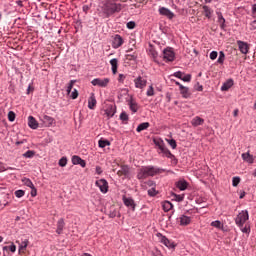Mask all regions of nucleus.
<instances>
[{
  "instance_id": "nucleus-1",
  "label": "nucleus",
  "mask_w": 256,
  "mask_h": 256,
  "mask_svg": "<svg viewBox=\"0 0 256 256\" xmlns=\"http://www.w3.org/2000/svg\"><path fill=\"white\" fill-rule=\"evenodd\" d=\"M122 9L121 3L115 2V0H106L99 6V16L103 19H109L111 15L119 13Z\"/></svg>"
},
{
  "instance_id": "nucleus-2",
  "label": "nucleus",
  "mask_w": 256,
  "mask_h": 256,
  "mask_svg": "<svg viewBox=\"0 0 256 256\" xmlns=\"http://www.w3.org/2000/svg\"><path fill=\"white\" fill-rule=\"evenodd\" d=\"M153 143L158 155L167 157V159H173V157H175V155H173L169 148L165 145V141H163L161 138H154Z\"/></svg>"
},
{
  "instance_id": "nucleus-3",
  "label": "nucleus",
  "mask_w": 256,
  "mask_h": 256,
  "mask_svg": "<svg viewBox=\"0 0 256 256\" xmlns=\"http://www.w3.org/2000/svg\"><path fill=\"white\" fill-rule=\"evenodd\" d=\"M237 227H243L247 221H249V211L242 210L238 213L236 218L234 219Z\"/></svg>"
},
{
  "instance_id": "nucleus-4",
  "label": "nucleus",
  "mask_w": 256,
  "mask_h": 256,
  "mask_svg": "<svg viewBox=\"0 0 256 256\" xmlns=\"http://www.w3.org/2000/svg\"><path fill=\"white\" fill-rule=\"evenodd\" d=\"M109 83H111L110 78H94L91 81V85H93V87H101L102 89H105V87H108Z\"/></svg>"
},
{
  "instance_id": "nucleus-5",
  "label": "nucleus",
  "mask_w": 256,
  "mask_h": 256,
  "mask_svg": "<svg viewBox=\"0 0 256 256\" xmlns=\"http://www.w3.org/2000/svg\"><path fill=\"white\" fill-rule=\"evenodd\" d=\"M150 173H151V165L142 166L140 169H138L137 179H139V181L143 179H147V177H150Z\"/></svg>"
},
{
  "instance_id": "nucleus-6",
  "label": "nucleus",
  "mask_w": 256,
  "mask_h": 256,
  "mask_svg": "<svg viewBox=\"0 0 256 256\" xmlns=\"http://www.w3.org/2000/svg\"><path fill=\"white\" fill-rule=\"evenodd\" d=\"M163 58L167 62L175 61V51H173V48L167 47L163 50Z\"/></svg>"
},
{
  "instance_id": "nucleus-7",
  "label": "nucleus",
  "mask_w": 256,
  "mask_h": 256,
  "mask_svg": "<svg viewBox=\"0 0 256 256\" xmlns=\"http://www.w3.org/2000/svg\"><path fill=\"white\" fill-rule=\"evenodd\" d=\"M96 187H98L101 193H107L109 191V182H107L104 178L99 179L95 182Z\"/></svg>"
},
{
  "instance_id": "nucleus-8",
  "label": "nucleus",
  "mask_w": 256,
  "mask_h": 256,
  "mask_svg": "<svg viewBox=\"0 0 256 256\" xmlns=\"http://www.w3.org/2000/svg\"><path fill=\"white\" fill-rule=\"evenodd\" d=\"M122 201H123L125 207L130 209V211L135 212L137 204L135 203V200H133V198H131V197L127 198V197L123 196Z\"/></svg>"
},
{
  "instance_id": "nucleus-9",
  "label": "nucleus",
  "mask_w": 256,
  "mask_h": 256,
  "mask_svg": "<svg viewBox=\"0 0 256 256\" xmlns=\"http://www.w3.org/2000/svg\"><path fill=\"white\" fill-rule=\"evenodd\" d=\"M134 85L136 89H144L147 87V79L143 78L142 76H138L134 79Z\"/></svg>"
},
{
  "instance_id": "nucleus-10",
  "label": "nucleus",
  "mask_w": 256,
  "mask_h": 256,
  "mask_svg": "<svg viewBox=\"0 0 256 256\" xmlns=\"http://www.w3.org/2000/svg\"><path fill=\"white\" fill-rule=\"evenodd\" d=\"M123 43H125V41L123 40V37H121V35L115 34L113 36V40H112L113 49H119V47H121Z\"/></svg>"
},
{
  "instance_id": "nucleus-11",
  "label": "nucleus",
  "mask_w": 256,
  "mask_h": 256,
  "mask_svg": "<svg viewBox=\"0 0 256 256\" xmlns=\"http://www.w3.org/2000/svg\"><path fill=\"white\" fill-rule=\"evenodd\" d=\"M127 102L128 107L132 113H137V111H139V103H137V100H135V98L130 97Z\"/></svg>"
},
{
  "instance_id": "nucleus-12",
  "label": "nucleus",
  "mask_w": 256,
  "mask_h": 256,
  "mask_svg": "<svg viewBox=\"0 0 256 256\" xmlns=\"http://www.w3.org/2000/svg\"><path fill=\"white\" fill-rule=\"evenodd\" d=\"M238 49L242 55H247L249 53V44L247 42H243L241 40L237 41Z\"/></svg>"
},
{
  "instance_id": "nucleus-13",
  "label": "nucleus",
  "mask_w": 256,
  "mask_h": 256,
  "mask_svg": "<svg viewBox=\"0 0 256 256\" xmlns=\"http://www.w3.org/2000/svg\"><path fill=\"white\" fill-rule=\"evenodd\" d=\"M160 242L165 245L168 249H175L177 245H175V242L169 240L166 236L161 235Z\"/></svg>"
},
{
  "instance_id": "nucleus-14",
  "label": "nucleus",
  "mask_w": 256,
  "mask_h": 256,
  "mask_svg": "<svg viewBox=\"0 0 256 256\" xmlns=\"http://www.w3.org/2000/svg\"><path fill=\"white\" fill-rule=\"evenodd\" d=\"M158 11L161 15L167 17V19H173V17H175V13H173L169 8L160 7Z\"/></svg>"
},
{
  "instance_id": "nucleus-15",
  "label": "nucleus",
  "mask_w": 256,
  "mask_h": 256,
  "mask_svg": "<svg viewBox=\"0 0 256 256\" xmlns=\"http://www.w3.org/2000/svg\"><path fill=\"white\" fill-rule=\"evenodd\" d=\"M115 113H117V108H115L114 105H108L105 109V115L108 117V119H111V117L115 116Z\"/></svg>"
},
{
  "instance_id": "nucleus-16",
  "label": "nucleus",
  "mask_w": 256,
  "mask_h": 256,
  "mask_svg": "<svg viewBox=\"0 0 256 256\" xmlns=\"http://www.w3.org/2000/svg\"><path fill=\"white\" fill-rule=\"evenodd\" d=\"M161 173H165V169L150 165V177H155V175H161Z\"/></svg>"
},
{
  "instance_id": "nucleus-17",
  "label": "nucleus",
  "mask_w": 256,
  "mask_h": 256,
  "mask_svg": "<svg viewBox=\"0 0 256 256\" xmlns=\"http://www.w3.org/2000/svg\"><path fill=\"white\" fill-rule=\"evenodd\" d=\"M178 223L182 226V227H186V225H189L191 223V217L187 216V215H181L178 218Z\"/></svg>"
},
{
  "instance_id": "nucleus-18",
  "label": "nucleus",
  "mask_w": 256,
  "mask_h": 256,
  "mask_svg": "<svg viewBox=\"0 0 256 256\" xmlns=\"http://www.w3.org/2000/svg\"><path fill=\"white\" fill-rule=\"evenodd\" d=\"M233 85H235V81L232 78H230L222 84L221 91H229V89H231Z\"/></svg>"
},
{
  "instance_id": "nucleus-19",
  "label": "nucleus",
  "mask_w": 256,
  "mask_h": 256,
  "mask_svg": "<svg viewBox=\"0 0 256 256\" xmlns=\"http://www.w3.org/2000/svg\"><path fill=\"white\" fill-rule=\"evenodd\" d=\"M97 105V98H95V93H91L90 97L88 98V109H95Z\"/></svg>"
},
{
  "instance_id": "nucleus-20",
  "label": "nucleus",
  "mask_w": 256,
  "mask_h": 256,
  "mask_svg": "<svg viewBox=\"0 0 256 256\" xmlns=\"http://www.w3.org/2000/svg\"><path fill=\"white\" fill-rule=\"evenodd\" d=\"M241 157L243 161H245L246 163H249V165H253V163L255 162V158L253 157V155H250L249 152L242 153Z\"/></svg>"
},
{
  "instance_id": "nucleus-21",
  "label": "nucleus",
  "mask_w": 256,
  "mask_h": 256,
  "mask_svg": "<svg viewBox=\"0 0 256 256\" xmlns=\"http://www.w3.org/2000/svg\"><path fill=\"white\" fill-rule=\"evenodd\" d=\"M28 126L30 129H39V122L33 116L28 117Z\"/></svg>"
},
{
  "instance_id": "nucleus-22",
  "label": "nucleus",
  "mask_w": 256,
  "mask_h": 256,
  "mask_svg": "<svg viewBox=\"0 0 256 256\" xmlns=\"http://www.w3.org/2000/svg\"><path fill=\"white\" fill-rule=\"evenodd\" d=\"M63 229H65V220L63 218H60L57 221V229H56V233L58 235H61L63 233Z\"/></svg>"
},
{
  "instance_id": "nucleus-23",
  "label": "nucleus",
  "mask_w": 256,
  "mask_h": 256,
  "mask_svg": "<svg viewBox=\"0 0 256 256\" xmlns=\"http://www.w3.org/2000/svg\"><path fill=\"white\" fill-rule=\"evenodd\" d=\"M179 91L183 99H189V97H191V92H189V87L180 86Z\"/></svg>"
},
{
  "instance_id": "nucleus-24",
  "label": "nucleus",
  "mask_w": 256,
  "mask_h": 256,
  "mask_svg": "<svg viewBox=\"0 0 256 256\" xmlns=\"http://www.w3.org/2000/svg\"><path fill=\"white\" fill-rule=\"evenodd\" d=\"M110 65H111L113 75H117V69L119 67V60H117V58L111 59Z\"/></svg>"
},
{
  "instance_id": "nucleus-25",
  "label": "nucleus",
  "mask_w": 256,
  "mask_h": 256,
  "mask_svg": "<svg viewBox=\"0 0 256 256\" xmlns=\"http://www.w3.org/2000/svg\"><path fill=\"white\" fill-rule=\"evenodd\" d=\"M205 123V120L199 116H196L192 119L191 125L193 127H199V125H203Z\"/></svg>"
},
{
  "instance_id": "nucleus-26",
  "label": "nucleus",
  "mask_w": 256,
  "mask_h": 256,
  "mask_svg": "<svg viewBox=\"0 0 256 256\" xmlns=\"http://www.w3.org/2000/svg\"><path fill=\"white\" fill-rule=\"evenodd\" d=\"M43 121L46 124V127H53V125H55V119L51 116L44 115Z\"/></svg>"
},
{
  "instance_id": "nucleus-27",
  "label": "nucleus",
  "mask_w": 256,
  "mask_h": 256,
  "mask_svg": "<svg viewBox=\"0 0 256 256\" xmlns=\"http://www.w3.org/2000/svg\"><path fill=\"white\" fill-rule=\"evenodd\" d=\"M216 14L218 16V23L220 25V28L225 29L227 27V25H225V17H223V13L216 12Z\"/></svg>"
},
{
  "instance_id": "nucleus-28",
  "label": "nucleus",
  "mask_w": 256,
  "mask_h": 256,
  "mask_svg": "<svg viewBox=\"0 0 256 256\" xmlns=\"http://www.w3.org/2000/svg\"><path fill=\"white\" fill-rule=\"evenodd\" d=\"M202 9H203L205 17H207V19H211V17H213V10L209 6L204 5L202 7Z\"/></svg>"
},
{
  "instance_id": "nucleus-29",
  "label": "nucleus",
  "mask_w": 256,
  "mask_h": 256,
  "mask_svg": "<svg viewBox=\"0 0 256 256\" xmlns=\"http://www.w3.org/2000/svg\"><path fill=\"white\" fill-rule=\"evenodd\" d=\"M149 126H150L149 122H143L137 126L136 131L137 133H141V131H145L149 129Z\"/></svg>"
},
{
  "instance_id": "nucleus-30",
  "label": "nucleus",
  "mask_w": 256,
  "mask_h": 256,
  "mask_svg": "<svg viewBox=\"0 0 256 256\" xmlns=\"http://www.w3.org/2000/svg\"><path fill=\"white\" fill-rule=\"evenodd\" d=\"M109 145H111V142L107 139L101 138L98 141V147H100V149H105V147H109Z\"/></svg>"
},
{
  "instance_id": "nucleus-31",
  "label": "nucleus",
  "mask_w": 256,
  "mask_h": 256,
  "mask_svg": "<svg viewBox=\"0 0 256 256\" xmlns=\"http://www.w3.org/2000/svg\"><path fill=\"white\" fill-rule=\"evenodd\" d=\"M176 187L180 191H185V189H187V181L179 180L178 182H176Z\"/></svg>"
},
{
  "instance_id": "nucleus-32",
  "label": "nucleus",
  "mask_w": 256,
  "mask_h": 256,
  "mask_svg": "<svg viewBox=\"0 0 256 256\" xmlns=\"http://www.w3.org/2000/svg\"><path fill=\"white\" fill-rule=\"evenodd\" d=\"M162 208L163 211H165V213L171 211V209H173V204L170 201H164L162 203Z\"/></svg>"
},
{
  "instance_id": "nucleus-33",
  "label": "nucleus",
  "mask_w": 256,
  "mask_h": 256,
  "mask_svg": "<svg viewBox=\"0 0 256 256\" xmlns=\"http://www.w3.org/2000/svg\"><path fill=\"white\" fill-rule=\"evenodd\" d=\"M120 171L124 177H129V175H131V169L127 165L121 166Z\"/></svg>"
},
{
  "instance_id": "nucleus-34",
  "label": "nucleus",
  "mask_w": 256,
  "mask_h": 256,
  "mask_svg": "<svg viewBox=\"0 0 256 256\" xmlns=\"http://www.w3.org/2000/svg\"><path fill=\"white\" fill-rule=\"evenodd\" d=\"M173 200L176 201L177 203H181L182 201L185 200V194H172Z\"/></svg>"
},
{
  "instance_id": "nucleus-35",
  "label": "nucleus",
  "mask_w": 256,
  "mask_h": 256,
  "mask_svg": "<svg viewBox=\"0 0 256 256\" xmlns=\"http://www.w3.org/2000/svg\"><path fill=\"white\" fill-rule=\"evenodd\" d=\"M22 157H24V159H33L35 157V151L28 150L24 154H22Z\"/></svg>"
},
{
  "instance_id": "nucleus-36",
  "label": "nucleus",
  "mask_w": 256,
  "mask_h": 256,
  "mask_svg": "<svg viewBox=\"0 0 256 256\" xmlns=\"http://www.w3.org/2000/svg\"><path fill=\"white\" fill-rule=\"evenodd\" d=\"M22 183H23L26 187H29L30 189L35 187V185L33 184V181H31V179H29V178H23V179H22Z\"/></svg>"
},
{
  "instance_id": "nucleus-37",
  "label": "nucleus",
  "mask_w": 256,
  "mask_h": 256,
  "mask_svg": "<svg viewBox=\"0 0 256 256\" xmlns=\"http://www.w3.org/2000/svg\"><path fill=\"white\" fill-rule=\"evenodd\" d=\"M217 63L219 65H223V63H225V52L224 51L219 52V57L217 59Z\"/></svg>"
},
{
  "instance_id": "nucleus-38",
  "label": "nucleus",
  "mask_w": 256,
  "mask_h": 256,
  "mask_svg": "<svg viewBox=\"0 0 256 256\" xmlns=\"http://www.w3.org/2000/svg\"><path fill=\"white\" fill-rule=\"evenodd\" d=\"M211 227H215L216 229H223V223L219 220H215L211 222Z\"/></svg>"
},
{
  "instance_id": "nucleus-39",
  "label": "nucleus",
  "mask_w": 256,
  "mask_h": 256,
  "mask_svg": "<svg viewBox=\"0 0 256 256\" xmlns=\"http://www.w3.org/2000/svg\"><path fill=\"white\" fill-rule=\"evenodd\" d=\"M7 249H9L11 253H15L17 251V246H15V244L12 243L9 247L8 246L3 247V251H7Z\"/></svg>"
},
{
  "instance_id": "nucleus-40",
  "label": "nucleus",
  "mask_w": 256,
  "mask_h": 256,
  "mask_svg": "<svg viewBox=\"0 0 256 256\" xmlns=\"http://www.w3.org/2000/svg\"><path fill=\"white\" fill-rule=\"evenodd\" d=\"M166 141L172 149H177V141H175V139H167L166 138Z\"/></svg>"
},
{
  "instance_id": "nucleus-41",
  "label": "nucleus",
  "mask_w": 256,
  "mask_h": 256,
  "mask_svg": "<svg viewBox=\"0 0 256 256\" xmlns=\"http://www.w3.org/2000/svg\"><path fill=\"white\" fill-rule=\"evenodd\" d=\"M241 183V178L239 176H234L232 178V186L237 187Z\"/></svg>"
},
{
  "instance_id": "nucleus-42",
  "label": "nucleus",
  "mask_w": 256,
  "mask_h": 256,
  "mask_svg": "<svg viewBox=\"0 0 256 256\" xmlns=\"http://www.w3.org/2000/svg\"><path fill=\"white\" fill-rule=\"evenodd\" d=\"M239 229L242 233H246V235H249V233H251V228L247 225H245L244 227H239Z\"/></svg>"
},
{
  "instance_id": "nucleus-43",
  "label": "nucleus",
  "mask_w": 256,
  "mask_h": 256,
  "mask_svg": "<svg viewBox=\"0 0 256 256\" xmlns=\"http://www.w3.org/2000/svg\"><path fill=\"white\" fill-rule=\"evenodd\" d=\"M81 160H82L81 157H79V156H77V155H74V156L72 157V164H73V165H78L79 163H81Z\"/></svg>"
},
{
  "instance_id": "nucleus-44",
  "label": "nucleus",
  "mask_w": 256,
  "mask_h": 256,
  "mask_svg": "<svg viewBox=\"0 0 256 256\" xmlns=\"http://www.w3.org/2000/svg\"><path fill=\"white\" fill-rule=\"evenodd\" d=\"M59 167H67V157H62L58 162Z\"/></svg>"
},
{
  "instance_id": "nucleus-45",
  "label": "nucleus",
  "mask_w": 256,
  "mask_h": 256,
  "mask_svg": "<svg viewBox=\"0 0 256 256\" xmlns=\"http://www.w3.org/2000/svg\"><path fill=\"white\" fill-rule=\"evenodd\" d=\"M191 77V74H184L181 81H184V83H191Z\"/></svg>"
},
{
  "instance_id": "nucleus-46",
  "label": "nucleus",
  "mask_w": 256,
  "mask_h": 256,
  "mask_svg": "<svg viewBox=\"0 0 256 256\" xmlns=\"http://www.w3.org/2000/svg\"><path fill=\"white\" fill-rule=\"evenodd\" d=\"M146 95H147V97H153V95H155V89L153 88V86L148 87Z\"/></svg>"
},
{
  "instance_id": "nucleus-47",
  "label": "nucleus",
  "mask_w": 256,
  "mask_h": 256,
  "mask_svg": "<svg viewBox=\"0 0 256 256\" xmlns=\"http://www.w3.org/2000/svg\"><path fill=\"white\" fill-rule=\"evenodd\" d=\"M27 245H29V240H24L19 245V251H23V249H27Z\"/></svg>"
},
{
  "instance_id": "nucleus-48",
  "label": "nucleus",
  "mask_w": 256,
  "mask_h": 256,
  "mask_svg": "<svg viewBox=\"0 0 256 256\" xmlns=\"http://www.w3.org/2000/svg\"><path fill=\"white\" fill-rule=\"evenodd\" d=\"M183 75H185V73L184 72H181V71H177V72H174L173 74H172V77H176L177 79H183Z\"/></svg>"
},
{
  "instance_id": "nucleus-49",
  "label": "nucleus",
  "mask_w": 256,
  "mask_h": 256,
  "mask_svg": "<svg viewBox=\"0 0 256 256\" xmlns=\"http://www.w3.org/2000/svg\"><path fill=\"white\" fill-rule=\"evenodd\" d=\"M77 97H79V92L77 91V89H73V91L70 93V99H77Z\"/></svg>"
},
{
  "instance_id": "nucleus-50",
  "label": "nucleus",
  "mask_w": 256,
  "mask_h": 256,
  "mask_svg": "<svg viewBox=\"0 0 256 256\" xmlns=\"http://www.w3.org/2000/svg\"><path fill=\"white\" fill-rule=\"evenodd\" d=\"M25 196V191L23 190H16L15 191V197H17L18 199H21V197Z\"/></svg>"
},
{
  "instance_id": "nucleus-51",
  "label": "nucleus",
  "mask_w": 256,
  "mask_h": 256,
  "mask_svg": "<svg viewBox=\"0 0 256 256\" xmlns=\"http://www.w3.org/2000/svg\"><path fill=\"white\" fill-rule=\"evenodd\" d=\"M120 120H121V121H129V115L126 114V112H122V113L120 114Z\"/></svg>"
},
{
  "instance_id": "nucleus-52",
  "label": "nucleus",
  "mask_w": 256,
  "mask_h": 256,
  "mask_svg": "<svg viewBox=\"0 0 256 256\" xmlns=\"http://www.w3.org/2000/svg\"><path fill=\"white\" fill-rule=\"evenodd\" d=\"M148 195L150 197H155V195H157V190L155 189V187L148 190Z\"/></svg>"
},
{
  "instance_id": "nucleus-53",
  "label": "nucleus",
  "mask_w": 256,
  "mask_h": 256,
  "mask_svg": "<svg viewBox=\"0 0 256 256\" xmlns=\"http://www.w3.org/2000/svg\"><path fill=\"white\" fill-rule=\"evenodd\" d=\"M8 121H10L11 123H13V121H15V114L13 111H10L8 113Z\"/></svg>"
},
{
  "instance_id": "nucleus-54",
  "label": "nucleus",
  "mask_w": 256,
  "mask_h": 256,
  "mask_svg": "<svg viewBox=\"0 0 256 256\" xmlns=\"http://www.w3.org/2000/svg\"><path fill=\"white\" fill-rule=\"evenodd\" d=\"M219 55V53H217V51H212L211 53H210V59L212 60V61H215V59H217V56Z\"/></svg>"
},
{
  "instance_id": "nucleus-55",
  "label": "nucleus",
  "mask_w": 256,
  "mask_h": 256,
  "mask_svg": "<svg viewBox=\"0 0 256 256\" xmlns=\"http://www.w3.org/2000/svg\"><path fill=\"white\" fill-rule=\"evenodd\" d=\"M125 79H127V76H125V74H119L118 76L119 83H124Z\"/></svg>"
},
{
  "instance_id": "nucleus-56",
  "label": "nucleus",
  "mask_w": 256,
  "mask_h": 256,
  "mask_svg": "<svg viewBox=\"0 0 256 256\" xmlns=\"http://www.w3.org/2000/svg\"><path fill=\"white\" fill-rule=\"evenodd\" d=\"M146 185H148V187H151V188L157 187V184L153 180H148L146 182Z\"/></svg>"
},
{
  "instance_id": "nucleus-57",
  "label": "nucleus",
  "mask_w": 256,
  "mask_h": 256,
  "mask_svg": "<svg viewBox=\"0 0 256 256\" xmlns=\"http://www.w3.org/2000/svg\"><path fill=\"white\" fill-rule=\"evenodd\" d=\"M95 171L96 175H103V168L101 166H96Z\"/></svg>"
},
{
  "instance_id": "nucleus-58",
  "label": "nucleus",
  "mask_w": 256,
  "mask_h": 256,
  "mask_svg": "<svg viewBox=\"0 0 256 256\" xmlns=\"http://www.w3.org/2000/svg\"><path fill=\"white\" fill-rule=\"evenodd\" d=\"M31 192L30 195L31 197H37V188H35V186L33 188H30Z\"/></svg>"
},
{
  "instance_id": "nucleus-59",
  "label": "nucleus",
  "mask_w": 256,
  "mask_h": 256,
  "mask_svg": "<svg viewBox=\"0 0 256 256\" xmlns=\"http://www.w3.org/2000/svg\"><path fill=\"white\" fill-rule=\"evenodd\" d=\"M74 85H75V80H70V82L68 83L67 89L72 91Z\"/></svg>"
},
{
  "instance_id": "nucleus-60",
  "label": "nucleus",
  "mask_w": 256,
  "mask_h": 256,
  "mask_svg": "<svg viewBox=\"0 0 256 256\" xmlns=\"http://www.w3.org/2000/svg\"><path fill=\"white\" fill-rule=\"evenodd\" d=\"M7 171V167H5V163L0 162V173Z\"/></svg>"
},
{
  "instance_id": "nucleus-61",
  "label": "nucleus",
  "mask_w": 256,
  "mask_h": 256,
  "mask_svg": "<svg viewBox=\"0 0 256 256\" xmlns=\"http://www.w3.org/2000/svg\"><path fill=\"white\" fill-rule=\"evenodd\" d=\"M127 29H133L135 27V21H130L127 23Z\"/></svg>"
},
{
  "instance_id": "nucleus-62",
  "label": "nucleus",
  "mask_w": 256,
  "mask_h": 256,
  "mask_svg": "<svg viewBox=\"0 0 256 256\" xmlns=\"http://www.w3.org/2000/svg\"><path fill=\"white\" fill-rule=\"evenodd\" d=\"M252 17L256 19V4L252 5Z\"/></svg>"
},
{
  "instance_id": "nucleus-63",
  "label": "nucleus",
  "mask_w": 256,
  "mask_h": 256,
  "mask_svg": "<svg viewBox=\"0 0 256 256\" xmlns=\"http://www.w3.org/2000/svg\"><path fill=\"white\" fill-rule=\"evenodd\" d=\"M196 91H203V85L199 84V82L197 83V85L195 86Z\"/></svg>"
},
{
  "instance_id": "nucleus-64",
  "label": "nucleus",
  "mask_w": 256,
  "mask_h": 256,
  "mask_svg": "<svg viewBox=\"0 0 256 256\" xmlns=\"http://www.w3.org/2000/svg\"><path fill=\"white\" fill-rule=\"evenodd\" d=\"M25 143H27V139H22V140L16 141V145H23Z\"/></svg>"
}]
</instances>
